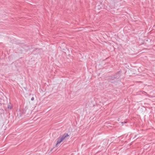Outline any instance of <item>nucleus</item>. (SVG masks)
Masks as SVG:
<instances>
[{"mask_svg":"<svg viewBox=\"0 0 155 155\" xmlns=\"http://www.w3.org/2000/svg\"><path fill=\"white\" fill-rule=\"evenodd\" d=\"M120 72H118L117 73V74H119Z\"/></svg>","mask_w":155,"mask_h":155,"instance_id":"obj_5","label":"nucleus"},{"mask_svg":"<svg viewBox=\"0 0 155 155\" xmlns=\"http://www.w3.org/2000/svg\"><path fill=\"white\" fill-rule=\"evenodd\" d=\"M69 136L68 134L66 133H65L63 135L60 136L57 139L56 146H57L58 144H60L63 140L67 139Z\"/></svg>","mask_w":155,"mask_h":155,"instance_id":"obj_1","label":"nucleus"},{"mask_svg":"<svg viewBox=\"0 0 155 155\" xmlns=\"http://www.w3.org/2000/svg\"><path fill=\"white\" fill-rule=\"evenodd\" d=\"M126 123V122H121V123H122V124H123V123Z\"/></svg>","mask_w":155,"mask_h":155,"instance_id":"obj_4","label":"nucleus"},{"mask_svg":"<svg viewBox=\"0 0 155 155\" xmlns=\"http://www.w3.org/2000/svg\"><path fill=\"white\" fill-rule=\"evenodd\" d=\"M12 105H8V109H11L12 108Z\"/></svg>","mask_w":155,"mask_h":155,"instance_id":"obj_2","label":"nucleus"},{"mask_svg":"<svg viewBox=\"0 0 155 155\" xmlns=\"http://www.w3.org/2000/svg\"><path fill=\"white\" fill-rule=\"evenodd\" d=\"M34 100V98L33 97H32L31 99V101H33Z\"/></svg>","mask_w":155,"mask_h":155,"instance_id":"obj_3","label":"nucleus"}]
</instances>
